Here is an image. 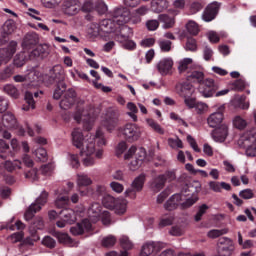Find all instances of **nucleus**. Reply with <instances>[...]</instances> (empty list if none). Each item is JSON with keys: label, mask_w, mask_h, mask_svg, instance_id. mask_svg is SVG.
Instances as JSON below:
<instances>
[{"label": "nucleus", "mask_w": 256, "mask_h": 256, "mask_svg": "<svg viewBox=\"0 0 256 256\" xmlns=\"http://www.w3.org/2000/svg\"><path fill=\"white\" fill-rule=\"evenodd\" d=\"M37 43H39V35L35 32H29L24 36L22 47L24 50L31 49Z\"/></svg>", "instance_id": "obj_26"}, {"label": "nucleus", "mask_w": 256, "mask_h": 256, "mask_svg": "<svg viewBox=\"0 0 256 256\" xmlns=\"http://www.w3.org/2000/svg\"><path fill=\"white\" fill-rule=\"evenodd\" d=\"M168 145L171 149H183V141L179 137L168 138Z\"/></svg>", "instance_id": "obj_53"}, {"label": "nucleus", "mask_w": 256, "mask_h": 256, "mask_svg": "<svg viewBox=\"0 0 256 256\" xmlns=\"http://www.w3.org/2000/svg\"><path fill=\"white\" fill-rule=\"evenodd\" d=\"M120 245L123 247V249H133V242L129 240V236H121Z\"/></svg>", "instance_id": "obj_60"}, {"label": "nucleus", "mask_w": 256, "mask_h": 256, "mask_svg": "<svg viewBox=\"0 0 256 256\" xmlns=\"http://www.w3.org/2000/svg\"><path fill=\"white\" fill-rule=\"evenodd\" d=\"M146 157L147 152L145 151V148H138L135 158L129 163V170L137 171V169L143 165V161H145Z\"/></svg>", "instance_id": "obj_19"}, {"label": "nucleus", "mask_w": 256, "mask_h": 256, "mask_svg": "<svg viewBox=\"0 0 256 256\" xmlns=\"http://www.w3.org/2000/svg\"><path fill=\"white\" fill-rule=\"evenodd\" d=\"M150 187L152 191H154V193H159V191H161V189L165 187V176L159 175L156 178H154Z\"/></svg>", "instance_id": "obj_36"}, {"label": "nucleus", "mask_w": 256, "mask_h": 256, "mask_svg": "<svg viewBox=\"0 0 256 256\" xmlns=\"http://www.w3.org/2000/svg\"><path fill=\"white\" fill-rule=\"evenodd\" d=\"M110 188L112 189V191H114V193H117L118 195L125 191V186L115 181L110 183Z\"/></svg>", "instance_id": "obj_64"}, {"label": "nucleus", "mask_w": 256, "mask_h": 256, "mask_svg": "<svg viewBox=\"0 0 256 256\" xmlns=\"http://www.w3.org/2000/svg\"><path fill=\"white\" fill-rule=\"evenodd\" d=\"M126 109L128 110L126 115H128V117H130V119H132L134 123H137L138 121L137 113H139V109L137 108V105H135V103L133 102H128L126 105Z\"/></svg>", "instance_id": "obj_41"}, {"label": "nucleus", "mask_w": 256, "mask_h": 256, "mask_svg": "<svg viewBox=\"0 0 256 256\" xmlns=\"http://www.w3.org/2000/svg\"><path fill=\"white\" fill-rule=\"evenodd\" d=\"M199 191H201V183L199 181L186 184L182 188L181 193L174 194L167 200L164 204V209H166V211H175L178 205L182 209L193 207V205L199 201V196L197 195Z\"/></svg>", "instance_id": "obj_2"}, {"label": "nucleus", "mask_w": 256, "mask_h": 256, "mask_svg": "<svg viewBox=\"0 0 256 256\" xmlns=\"http://www.w3.org/2000/svg\"><path fill=\"white\" fill-rule=\"evenodd\" d=\"M207 209H209V206H207L206 204H202L201 206H199L198 212L194 216L195 221H201V218L205 215V213H207Z\"/></svg>", "instance_id": "obj_59"}, {"label": "nucleus", "mask_w": 256, "mask_h": 256, "mask_svg": "<svg viewBox=\"0 0 256 256\" xmlns=\"http://www.w3.org/2000/svg\"><path fill=\"white\" fill-rule=\"evenodd\" d=\"M112 20L115 25L121 27L122 25H125V23L131 21V12L127 8H117L113 12Z\"/></svg>", "instance_id": "obj_13"}, {"label": "nucleus", "mask_w": 256, "mask_h": 256, "mask_svg": "<svg viewBox=\"0 0 256 256\" xmlns=\"http://www.w3.org/2000/svg\"><path fill=\"white\" fill-rule=\"evenodd\" d=\"M186 79L190 83H199L201 85L205 81V73L199 70H193L186 74Z\"/></svg>", "instance_id": "obj_29"}, {"label": "nucleus", "mask_w": 256, "mask_h": 256, "mask_svg": "<svg viewBox=\"0 0 256 256\" xmlns=\"http://www.w3.org/2000/svg\"><path fill=\"white\" fill-rule=\"evenodd\" d=\"M117 31V25L112 19H104L99 24L95 25L94 33L98 35H107L109 33H115Z\"/></svg>", "instance_id": "obj_12"}, {"label": "nucleus", "mask_w": 256, "mask_h": 256, "mask_svg": "<svg viewBox=\"0 0 256 256\" xmlns=\"http://www.w3.org/2000/svg\"><path fill=\"white\" fill-rule=\"evenodd\" d=\"M62 9L66 15H77L81 11V2L79 0H64Z\"/></svg>", "instance_id": "obj_17"}, {"label": "nucleus", "mask_w": 256, "mask_h": 256, "mask_svg": "<svg viewBox=\"0 0 256 256\" xmlns=\"http://www.w3.org/2000/svg\"><path fill=\"white\" fill-rule=\"evenodd\" d=\"M45 227V222H43V218L37 217L35 218L33 224L30 226V231L32 233H37V229H43Z\"/></svg>", "instance_id": "obj_54"}, {"label": "nucleus", "mask_w": 256, "mask_h": 256, "mask_svg": "<svg viewBox=\"0 0 256 256\" xmlns=\"http://www.w3.org/2000/svg\"><path fill=\"white\" fill-rule=\"evenodd\" d=\"M228 233H229V229L227 228H224L221 230L213 229L207 233V236L210 239H217V237H221L222 235H227Z\"/></svg>", "instance_id": "obj_52"}, {"label": "nucleus", "mask_w": 256, "mask_h": 256, "mask_svg": "<svg viewBox=\"0 0 256 256\" xmlns=\"http://www.w3.org/2000/svg\"><path fill=\"white\" fill-rule=\"evenodd\" d=\"M185 49L187 51H192V52L197 51V40H195V38H188L185 44Z\"/></svg>", "instance_id": "obj_62"}, {"label": "nucleus", "mask_w": 256, "mask_h": 256, "mask_svg": "<svg viewBox=\"0 0 256 256\" xmlns=\"http://www.w3.org/2000/svg\"><path fill=\"white\" fill-rule=\"evenodd\" d=\"M25 101L27 106H23V111H29V109H35V100L33 99V94L31 92L25 93Z\"/></svg>", "instance_id": "obj_50"}, {"label": "nucleus", "mask_w": 256, "mask_h": 256, "mask_svg": "<svg viewBox=\"0 0 256 256\" xmlns=\"http://www.w3.org/2000/svg\"><path fill=\"white\" fill-rule=\"evenodd\" d=\"M175 91L179 97H192L195 93V87L189 82L178 83L175 86Z\"/></svg>", "instance_id": "obj_18"}, {"label": "nucleus", "mask_w": 256, "mask_h": 256, "mask_svg": "<svg viewBox=\"0 0 256 256\" xmlns=\"http://www.w3.org/2000/svg\"><path fill=\"white\" fill-rule=\"evenodd\" d=\"M1 166L4 167L6 171L11 173L15 171V169H21V162L19 160H15L14 162L6 161Z\"/></svg>", "instance_id": "obj_47"}, {"label": "nucleus", "mask_w": 256, "mask_h": 256, "mask_svg": "<svg viewBox=\"0 0 256 256\" xmlns=\"http://www.w3.org/2000/svg\"><path fill=\"white\" fill-rule=\"evenodd\" d=\"M4 93L12 97V99H18L19 98V90H17V87L11 84H7L3 88Z\"/></svg>", "instance_id": "obj_46"}, {"label": "nucleus", "mask_w": 256, "mask_h": 256, "mask_svg": "<svg viewBox=\"0 0 256 256\" xmlns=\"http://www.w3.org/2000/svg\"><path fill=\"white\" fill-rule=\"evenodd\" d=\"M69 205V197L65 196L61 193L57 196L55 200V206L58 207V209H63V207H67Z\"/></svg>", "instance_id": "obj_48"}, {"label": "nucleus", "mask_w": 256, "mask_h": 256, "mask_svg": "<svg viewBox=\"0 0 256 256\" xmlns=\"http://www.w3.org/2000/svg\"><path fill=\"white\" fill-rule=\"evenodd\" d=\"M219 7L220 5L217 2L209 4L202 14L203 21H206V23L213 21V19H215L219 13Z\"/></svg>", "instance_id": "obj_21"}, {"label": "nucleus", "mask_w": 256, "mask_h": 256, "mask_svg": "<svg viewBox=\"0 0 256 256\" xmlns=\"http://www.w3.org/2000/svg\"><path fill=\"white\" fill-rule=\"evenodd\" d=\"M102 125L108 133H113V131L119 127V114H110L102 121Z\"/></svg>", "instance_id": "obj_20"}, {"label": "nucleus", "mask_w": 256, "mask_h": 256, "mask_svg": "<svg viewBox=\"0 0 256 256\" xmlns=\"http://www.w3.org/2000/svg\"><path fill=\"white\" fill-rule=\"evenodd\" d=\"M173 221H175L173 214H165L160 218L159 227H169V225H173Z\"/></svg>", "instance_id": "obj_45"}, {"label": "nucleus", "mask_w": 256, "mask_h": 256, "mask_svg": "<svg viewBox=\"0 0 256 256\" xmlns=\"http://www.w3.org/2000/svg\"><path fill=\"white\" fill-rule=\"evenodd\" d=\"M88 218L83 219L75 226L70 228L72 235H83L93 231V224L101 219L103 225H111V214L109 211L103 210V206L99 203H93L88 208Z\"/></svg>", "instance_id": "obj_3"}, {"label": "nucleus", "mask_w": 256, "mask_h": 256, "mask_svg": "<svg viewBox=\"0 0 256 256\" xmlns=\"http://www.w3.org/2000/svg\"><path fill=\"white\" fill-rule=\"evenodd\" d=\"M173 65V58H163L157 63L156 69L160 75L165 77L173 73Z\"/></svg>", "instance_id": "obj_16"}, {"label": "nucleus", "mask_w": 256, "mask_h": 256, "mask_svg": "<svg viewBox=\"0 0 256 256\" xmlns=\"http://www.w3.org/2000/svg\"><path fill=\"white\" fill-rule=\"evenodd\" d=\"M217 253L220 256H231L235 253V243L229 237H221L217 242Z\"/></svg>", "instance_id": "obj_11"}, {"label": "nucleus", "mask_w": 256, "mask_h": 256, "mask_svg": "<svg viewBox=\"0 0 256 256\" xmlns=\"http://www.w3.org/2000/svg\"><path fill=\"white\" fill-rule=\"evenodd\" d=\"M34 155L39 159V161H47V150L45 148H38L34 152Z\"/></svg>", "instance_id": "obj_61"}, {"label": "nucleus", "mask_w": 256, "mask_h": 256, "mask_svg": "<svg viewBox=\"0 0 256 256\" xmlns=\"http://www.w3.org/2000/svg\"><path fill=\"white\" fill-rule=\"evenodd\" d=\"M147 176L145 174H140L132 181L129 188H127L124 192V197L128 199H137V194L143 191V187H145V181Z\"/></svg>", "instance_id": "obj_8"}, {"label": "nucleus", "mask_w": 256, "mask_h": 256, "mask_svg": "<svg viewBox=\"0 0 256 256\" xmlns=\"http://www.w3.org/2000/svg\"><path fill=\"white\" fill-rule=\"evenodd\" d=\"M15 74V66L10 64L0 71V81H9Z\"/></svg>", "instance_id": "obj_37"}, {"label": "nucleus", "mask_w": 256, "mask_h": 256, "mask_svg": "<svg viewBox=\"0 0 256 256\" xmlns=\"http://www.w3.org/2000/svg\"><path fill=\"white\" fill-rule=\"evenodd\" d=\"M2 125L3 127H6V129H17V118H15L13 113L8 112L2 117Z\"/></svg>", "instance_id": "obj_30"}, {"label": "nucleus", "mask_w": 256, "mask_h": 256, "mask_svg": "<svg viewBox=\"0 0 256 256\" xmlns=\"http://www.w3.org/2000/svg\"><path fill=\"white\" fill-rule=\"evenodd\" d=\"M95 141H97L99 147L107 143L105 133L101 128L96 130L95 135L91 133L83 134V131L79 128L72 131V143L74 147L81 149L80 155L84 167H93L96 163L95 159H103V149L95 148Z\"/></svg>", "instance_id": "obj_1"}, {"label": "nucleus", "mask_w": 256, "mask_h": 256, "mask_svg": "<svg viewBox=\"0 0 256 256\" xmlns=\"http://www.w3.org/2000/svg\"><path fill=\"white\" fill-rule=\"evenodd\" d=\"M191 65H193L192 58H183L178 61V72L180 75L187 76V73L191 72Z\"/></svg>", "instance_id": "obj_28"}, {"label": "nucleus", "mask_w": 256, "mask_h": 256, "mask_svg": "<svg viewBox=\"0 0 256 256\" xmlns=\"http://www.w3.org/2000/svg\"><path fill=\"white\" fill-rule=\"evenodd\" d=\"M61 219H64L68 225H72L77 221V213L71 208H65L60 211Z\"/></svg>", "instance_id": "obj_32"}, {"label": "nucleus", "mask_w": 256, "mask_h": 256, "mask_svg": "<svg viewBox=\"0 0 256 256\" xmlns=\"http://www.w3.org/2000/svg\"><path fill=\"white\" fill-rule=\"evenodd\" d=\"M158 45L163 53H169L171 51V46L173 43L169 40H159Z\"/></svg>", "instance_id": "obj_57"}, {"label": "nucleus", "mask_w": 256, "mask_h": 256, "mask_svg": "<svg viewBox=\"0 0 256 256\" xmlns=\"http://www.w3.org/2000/svg\"><path fill=\"white\" fill-rule=\"evenodd\" d=\"M51 53V47L48 44H40L29 53V59H37L40 57L44 59Z\"/></svg>", "instance_id": "obj_23"}, {"label": "nucleus", "mask_w": 256, "mask_h": 256, "mask_svg": "<svg viewBox=\"0 0 256 256\" xmlns=\"http://www.w3.org/2000/svg\"><path fill=\"white\" fill-rule=\"evenodd\" d=\"M131 37H133V30L128 26H121L119 27V31L116 32L115 40L121 44L131 39Z\"/></svg>", "instance_id": "obj_24"}, {"label": "nucleus", "mask_w": 256, "mask_h": 256, "mask_svg": "<svg viewBox=\"0 0 256 256\" xmlns=\"http://www.w3.org/2000/svg\"><path fill=\"white\" fill-rule=\"evenodd\" d=\"M166 9H169V1L167 0H152L151 10L154 13H163Z\"/></svg>", "instance_id": "obj_34"}, {"label": "nucleus", "mask_w": 256, "mask_h": 256, "mask_svg": "<svg viewBox=\"0 0 256 256\" xmlns=\"http://www.w3.org/2000/svg\"><path fill=\"white\" fill-rule=\"evenodd\" d=\"M15 22L12 20H7L2 26V35L7 37V35H11L15 32Z\"/></svg>", "instance_id": "obj_42"}, {"label": "nucleus", "mask_w": 256, "mask_h": 256, "mask_svg": "<svg viewBox=\"0 0 256 256\" xmlns=\"http://www.w3.org/2000/svg\"><path fill=\"white\" fill-rule=\"evenodd\" d=\"M209 187L214 193H221L223 189L224 191H231V184L226 182L211 181L209 182Z\"/></svg>", "instance_id": "obj_35"}, {"label": "nucleus", "mask_w": 256, "mask_h": 256, "mask_svg": "<svg viewBox=\"0 0 256 256\" xmlns=\"http://www.w3.org/2000/svg\"><path fill=\"white\" fill-rule=\"evenodd\" d=\"M68 161L73 169H79L81 166V162H79V155L77 154H69Z\"/></svg>", "instance_id": "obj_55"}, {"label": "nucleus", "mask_w": 256, "mask_h": 256, "mask_svg": "<svg viewBox=\"0 0 256 256\" xmlns=\"http://www.w3.org/2000/svg\"><path fill=\"white\" fill-rule=\"evenodd\" d=\"M232 123L235 129H239L240 131H243V129L247 127V120L241 116H235L232 120Z\"/></svg>", "instance_id": "obj_49"}, {"label": "nucleus", "mask_w": 256, "mask_h": 256, "mask_svg": "<svg viewBox=\"0 0 256 256\" xmlns=\"http://www.w3.org/2000/svg\"><path fill=\"white\" fill-rule=\"evenodd\" d=\"M97 115L95 114V108L85 101H80L77 105L76 112L74 113V121L77 123H83L86 131L93 129Z\"/></svg>", "instance_id": "obj_4"}, {"label": "nucleus", "mask_w": 256, "mask_h": 256, "mask_svg": "<svg viewBox=\"0 0 256 256\" xmlns=\"http://www.w3.org/2000/svg\"><path fill=\"white\" fill-rule=\"evenodd\" d=\"M229 135V126L227 124H222L220 127L212 131V139L216 143H223L227 136Z\"/></svg>", "instance_id": "obj_22"}, {"label": "nucleus", "mask_w": 256, "mask_h": 256, "mask_svg": "<svg viewBox=\"0 0 256 256\" xmlns=\"http://www.w3.org/2000/svg\"><path fill=\"white\" fill-rule=\"evenodd\" d=\"M167 244L163 242H148L142 246L140 255L149 256L151 253H158L161 249H165Z\"/></svg>", "instance_id": "obj_15"}, {"label": "nucleus", "mask_w": 256, "mask_h": 256, "mask_svg": "<svg viewBox=\"0 0 256 256\" xmlns=\"http://www.w3.org/2000/svg\"><path fill=\"white\" fill-rule=\"evenodd\" d=\"M17 53V42L11 41L7 48L0 49V67L3 64L9 63L11 61L13 55Z\"/></svg>", "instance_id": "obj_14"}, {"label": "nucleus", "mask_w": 256, "mask_h": 256, "mask_svg": "<svg viewBox=\"0 0 256 256\" xmlns=\"http://www.w3.org/2000/svg\"><path fill=\"white\" fill-rule=\"evenodd\" d=\"M76 185L78 187H89L93 185V180L85 173L77 174Z\"/></svg>", "instance_id": "obj_38"}, {"label": "nucleus", "mask_w": 256, "mask_h": 256, "mask_svg": "<svg viewBox=\"0 0 256 256\" xmlns=\"http://www.w3.org/2000/svg\"><path fill=\"white\" fill-rule=\"evenodd\" d=\"M186 31L190 35H199V24L193 20L188 21L186 24Z\"/></svg>", "instance_id": "obj_51"}, {"label": "nucleus", "mask_w": 256, "mask_h": 256, "mask_svg": "<svg viewBox=\"0 0 256 256\" xmlns=\"http://www.w3.org/2000/svg\"><path fill=\"white\" fill-rule=\"evenodd\" d=\"M194 109L198 115H203V113H206V111L209 109V106L203 102H196Z\"/></svg>", "instance_id": "obj_63"}, {"label": "nucleus", "mask_w": 256, "mask_h": 256, "mask_svg": "<svg viewBox=\"0 0 256 256\" xmlns=\"http://www.w3.org/2000/svg\"><path fill=\"white\" fill-rule=\"evenodd\" d=\"M158 21L163 24V29H171L175 25V18L170 17L167 14H160L158 16Z\"/></svg>", "instance_id": "obj_39"}, {"label": "nucleus", "mask_w": 256, "mask_h": 256, "mask_svg": "<svg viewBox=\"0 0 256 256\" xmlns=\"http://www.w3.org/2000/svg\"><path fill=\"white\" fill-rule=\"evenodd\" d=\"M239 147L245 149L247 157H256V129L246 131L238 140Z\"/></svg>", "instance_id": "obj_6"}, {"label": "nucleus", "mask_w": 256, "mask_h": 256, "mask_svg": "<svg viewBox=\"0 0 256 256\" xmlns=\"http://www.w3.org/2000/svg\"><path fill=\"white\" fill-rule=\"evenodd\" d=\"M31 81L32 83L37 81V83H39V81H41V76L40 73L37 72V70L32 69L29 71V73L27 74V76H22V75H16L14 76V81L16 83H23V81Z\"/></svg>", "instance_id": "obj_25"}, {"label": "nucleus", "mask_w": 256, "mask_h": 256, "mask_svg": "<svg viewBox=\"0 0 256 256\" xmlns=\"http://www.w3.org/2000/svg\"><path fill=\"white\" fill-rule=\"evenodd\" d=\"M53 99H56V101H59V99H61L59 104L61 109H71L72 105H75V100L77 99V92H75V89L73 88L67 89V84H65L63 81H60L58 82L54 90Z\"/></svg>", "instance_id": "obj_5"}, {"label": "nucleus", "mask_w": 256, "mask_h": 256, "mask_svg": "<svg viewBox=\"0 0 256 256\" xmlns=\"http://www.w3.org/2000/svg\"><path fill=\"white\" fill-rule=\"evenodd\" d=\"M47 197H49V194L46 191H42L40 196L35 200L34 203L30 205L28 210L25 212L24 218L26 221H31L35 213H37V211H41V208L43 207V205L47 203Z\"/></svg>", "instance_id": "obj_10"}, {"label": "nucleus", "mask_w": 256, "mask_h": 256, "mask_svg": "<svg viewBox=\"0 0 256 256\" xmlns=\"http://www.w3.org/2000/svg\"><path fill=\"white\" fill-rule=\"evenodd\" d=\"M116 203H117V198L109 194L105 195L102 199V205H104L106 209H110V211H113Z\"/></svg>", "instance_id": "obj_44"}, {"label": "nucleus", "mask_w": 256, "mask_h": 256, "mask_svg": "<svg viewBox=\"0 0 256 256\" xmlns=\"http://www.w3.org/2000/svg\"><path fill=\"white\" fill-rule=\"evenodd\" d=\"M219 89V83L215 82L213 78H206L204 81L199 85L198 91L205 97V99H209L211 97H215V93Z\"/></svg>", "instance_id": "obj_9"}, {"label": "nucleus", "mask_w": 256, "mask_h": 256, "mask_svg": "<svg viewBox=\"0 0 256 256\" xmlns=\"http://www.w3.org/2000/svg\"><path fill=\"white\" fill-rule=\"evenodd\" d=\"M118 135L124 137L129 143H135L141 139V127L135 123H126L124 126L118 128Z\"/></svg>", "instance_id": "obj_7"}, {"label": "nucleus", "mask_w": 256, "mask_h": 256, "mask_svg": "<svg viewBox=\"0 0 256 256\" xmlns=\"http://www.w3.org/2000/svg\"><path fill=\"white\" fill-rule=\"evenodd\" d=\"M146 123L152 131H155V133H158L159 135H165V129H163V127H161L159 123H157V121L154 119L146 118Z\"/></svg>", "instance_id": "obj_43"}, {"label": "nucleus", "mask_w": 256, "mask_h": 256, "mask_svg": "<svg viewBox=\"0 0 256 256\" xmlns=\"http://www.w3.org/2000/svg\"><path fill=\"white\" fill-rule=\"evenodd\" d=\"M127 205H129V201H127V199L117 198L112 211H114L116 215H125L127 213Z\"/></svg>", "instance_id": "obj_31"}, {"label": "nucleus", "mask_w": 256, "mask_h": 256, "mask_svg": "<svg viewBox=\"0 0 256 256\" xmlns=\"http://www.w3.org/2000/svg\"><path fill=\"white\" fill-rule=\"evenodd\" d=\"M120 45L123 49H126V51H135L137 49V43L131 40V38H128V40L122 42Z\"/></svg>", "instance_id": "obj_56"}, {"label": "nucleus", "mask_w": 256, "mask_h": 256, "mask_svg": "<svg viewBox=\"0 0 256 256\" xmlns=\"http://www.w3.org/2000/svg\"><path fill=\"white\" fill-rule=\"evenodd\" d=\"M117 243V238L113 235H109L102 239V245L103 247H113Z\"/></svg>", "instance_id": "obj_58"}, {"label": "nucleus", "mask_w": 256, "mask_h": 256, "mask_svg": "<svg viewBox=\"0 0 256 256\" xmlns=\"http://www.w3.org/2000/svg\"><path fill=\"white\" fill-rule=\"evenodd\" d=\"M54 237L59 241V243H62L63 245H67L68 247H78L79 242L74 241L69 237V234L67 233H61V232H55Z\"/></svg>", "instance_id": "obj_27"}, {"label": "nucleus", "mask_w": 256, "mask_h": 256, "mask_svg": "<svg viewBox=\"0 0 256 256\" xmlns=\"http://www.w3.org/2000/svg\"><path fill=\"white\" fill-rule=\"evenodd\" d=\"M223 119H225V116H223L222 112H214L207 118V123L209 127L215 128L223 123Z\"/></svg>", "instance_id": "obj_33"}, {"label": "nucleus", "mask_w": 256, "mask_h": 256, "mask_svg": "<svg viewBox=\"0 0 256 256\" xmlns=\"http://www.w3.org/2000/svg\"><path fill=\"white\" fill-rule=\"evenodd\" d=\"M29 54L30 53H27L25 51L16 54L12 65L14 67H23V65H25V63H27V59H29Z\"/></svg>", "instance_id": "obj_40"}]
</instances>
